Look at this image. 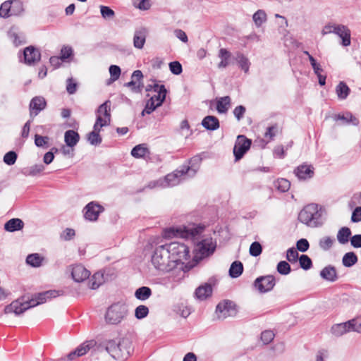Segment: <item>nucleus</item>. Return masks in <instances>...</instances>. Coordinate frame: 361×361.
Wrapping results in <instances>:
<instances>
[{
  "instance_id": "nucleus-44",
  "label": "nucleus",
  "mask_w": 361,
  "mask_h": 361,
  "mask_svg": "<svg viewBox=\"0 0 361 361\" xmlns=\"http://www.w3.org/2000/svg\"><path fill=\"white\" fill-rule=\"evenodd\" d=\"M11 0H8L1 4L0 6V17L7 18L11 16Z\"/></svg>"
},
{
  "instance_id": "nucleus-28",
  "label": "nucleus",
  "mask_w": 361,
  "mask_h": 361,
  "mask_svg": "<svg viewBox=\"0 0 361 361\" xmlns=\"http://www.w3.org/2000/svg\"><path fill=\"white\" fill-rule=\"evenodd\" d=\"M79 140L80 136L77 132L73 130H68L65 133L64 140L68 147H75L79 142Z\"/></svg>"
},
{
  "instance_id": "nucleus-41",
  "label": "nucleus",
  "mask_w": 361,
  "mask_h": 361,
  "mask_svg": "<svg viewBox=\"0 0 361 361\" xmlns=\"http://www.w3.org/2000/svg\"><path fill=\"white\" fill-rule=\"evenodd\" d=\"M336 92L339 99H345L350 93V88L344 82H340L336 86Z\"/></svg>"
},
{
  "instance_id": "nucleus-20",
  "label": "nucleus",
  "mask_w": 361,
  "mask_h": 361,
  "mask_svg": "<svg viewBox=\"0 0 361 361\" xmlns=\"http://www.w3.org/2000/svg\"><path fill=\"white\" fill-rule=\"evenodd\" d=\"M294 173L300 180L310 178L314 175V168L311 165L302 164L298 166Z\"/></svg>"
},
{
  "instance_id": "nucleus-19",
  "label": "nucleus",
  "mask_w": 361,
  "mask_h": 361,
  "mask_svg": "<svg viewBox=\"0 0 361 361\" xmlns=\"http://www.w3.org/2000/svg\"><path fill=\"white\" fill-rule=\"evenodd\" d=\"M23 54L25 63L29 65L35 64L36 62L39 61L41 58L39 51L32 46L26 47L23 51Z\"/></svg>"
},
{
  "instance_id": "nucleus-63",
  "label": "nucleus",
  "mask_w": 361,
  "mask_h": 361,
  "mask_svg": "<svg viewBox=\"0 0 361 361\" xmlns=\"http://www.w3.org/2000/svg\"><path fill=\"white\" fill-rule=\"evenodd\" d=\"M309 246L310 245L308 241L305 238L299 240L296 243L297 249L301 252L307 251L309 248Z\"/></svg>"
},
{
  "instance_id": "nucleus-64",
  "label": "nucleus",
  "mask_w": 361,
  "mask_h": 361,
  "mask_svg": "<svg viewBox=\"0 0 361 361\" xmlns=\"http://www.w3.org/2000/svg\"><path fill=\"white\" fill-rule=\"evenodd\" d=\"M350 244L355 248L361 247V234H356L350 238Z\"/></svg>"
},
{
  "instance_id": "nucleus-29",
  "label": "nucleus",
  "mask_w": 361,
  "mask_h": 361,
  "mask_svg": "<svg viewBox=\"0 0 361 361\" xmlns=\"http://www.w3.org/2000/svg\"><path fill=\"white\" fill-rule=\"evenodd\" d=\"M218 56L221 59V61L218 64L219 68H224L230 65L231 59V53L228 51L226 49H220Z\"/></svg>"
},
{
  "instance_id": "nucleus-4",
  "label": "nucleus",
  "mask_w": 361,
  "mask_h": 361,
  "mask_svg": "<svg viewBox=\"0 0 361 361\" xmlns=\"http://www.w3.org/2000/svg\"><path fill=\"white\" fill-rule=\"evenodd\" d=\"M128 308L123 303H114L111 305L105 314V322L111 325L120 324L127 316Z\"/></svg>"
},
{
  "instance_id": "nucleus-9",
  "label": "nucleus",
  "mask_w": 361,
  "mask_h": 361,
  "mask_svg": "<svg viewBox=\"0 0 361 361\" xmlns=\"http://www.w3.org/2000/svg\"><path fill=\"white\" fill-rule=\"evenodd\" d=\"M216 249V243L212 238H206L199 242L195 248L196 257L200 259L212 255Z\"/></svg>"
},
{
  "instance_id": "nucleus-51",
  "label": "nucleus",
  "mask_w": 361,
  "mask_h": 361,
  "mask_svg": "<svg viewBox=\"0 0 361 361\" xmlns=\"http://www.w3.org/2000/svg\"><path fill=\"white\" fill-rule=\"evenodd\" d=\"M290 271V266L286 261H281L277 264V271L282 275H287Z\"/></svg>"
},
{
  "instance_id": "nucleus-57",
  "label": "nucleus",
  "mask_w": 361,
  "mask_h": 361,
  "mask_svg": "<svg viewBox=\"0 0 361 361\" xmlns=\"http://www.w3.org/2000/svg\"><path fill=\"white\" fill-rule=\"evenodd\" d=\"M298 258V252L295 248L291 247L287 250L286 259L288 261H289L291 263L295 262H297Z\"/></svg>"
},
{
  "instance_id": "nucleus-53",
  "label": "nucleus",
  "mask_w": 361,
  "mask_h": 361,
  "mask_svg": "<svg viewBox=\"0 0 361 361\" xmlns=\"http://www.w3.org/2000/svg\"><path fill=\"white\" fill-rule=\"evenodd\" d=\"M249 251L250 255L253 257H257L262 253V245L258 242H254L251 244Z\"/></svg>"
},
{
  "instance_id": "nucleus-1",
  "label": "nucleus",
  "mask_w": 361,
  "mask_h": 361,
  "mask_svg": "<svg viewBox=\"0 0 361 361\" xmlns=\"http://www.w3.org/2000/svg\"><path fill=\"white\" fill-rule=\"evenodd\" d=\"M190 259L189 247L184 243L171 242L156 247L151 256V264L157 270L169 272Z\"/></svg>"
},
{
  "instance_id": "nucleus-16",
  "label": "nucleus",
  "mask_w": 361,
  "mask_h": 361,
  "mask_svg": "<svg viewBox=\"0 0 361 361\" xmlns=\"http://www.w3.org/2000/svg\"><path fill=\"white\" fill-rule=\"evenodd\" d=\"M71 276L75 282H82L88 279L90 272L84 266L75 264L70 267Z\"/></svg>"
},
{
  "instance_id": "nucleus-35",
  "label": "nucleus",
  "mask_w": 361,
  "mask_h": 361,
  "mask_svg": "<svg viewBox=\"0 0 361 361\" xmlns=\"http://www.w3.org/2000/svg\"><path fill=\"white\" fill-rule=\"evenodd\" d=\"M351 231L348 227H342L337 233V240L340 244H346L350 238Z\"/></svg>"
},
{
  "instance_id": "nucleus-34",
  "label": "nucleus",
  "mask_w": 361,
  "mask_h": 361,
  "mask_svg": "<svg viewBox=\"0 0 361 361\" xmlns=\"http://www.w3.org/2000/svg\"><path fill=\"white\" fill-rule=\"evenodd\" d=\"M235 59L238 64L239 67L245 73H248L250 62L249 59L242 53L237 52L235 56Z\"/></svg>"
},
{
  "instance_id": "nucleus-3",
  "label": "nucleus",
  "mask_w": 361,
  "mask_h": 361,
  "mask_svg": "<svg viewBox=\"0 0 361 361\" xmlns=\"http://www.w3.org/2000/svg\"><path fill=\"white\" fill-rule=\"evenodd\" d=\"M324 209L317 204L311 203L306 205L299 213L300 222L312 227L322 225Z\"/></svg>"
},
{
  "instance_id": "nucleus-21",
  "label": "nucleus",
  "mask_w": 361,
  "mask_h": 361,
  "mask_svg": "<svg viewBox=\"0 0 361 361\" xmlns=\"http://www.w3.org/2000/svg\"><path fill=\"white\" fill-rule=\"evenodd\" d=\"M147 30L145 27H141L136 30L133 37V45L137 49H142L147 37Z\"/></svg>"
},
{
  "instance_id": "nucleus-56",
  "label": "nucleus",
  "mask_w": 361,
  "mask_h": 361,
  "mask_svg": "<svg viewBox=\"0 0 361 361\" xmlns=\"http://www.w3.org/2000/svg\"><path fill=\"white\" fill-rule=\"evenodd\" d=\"M125 86L129 87L134 92H140L142 90L143 85L142 82H137L131 79V81L126 83Z\"/></svg>"
},
{
  "instance_id": "nucleus-26",
  "label": "nucleus",
  "mask_w": 361,
  "mask_h": 361,
  "mask_svg": "<svg viewBox=\"0 0 361 361\" xmlns=\"http://www.w3.org/2000/svg\"><path fill=\"white\" fill-rule=\"evenodd\" d=\"M212 293V287L210 284L205 283L199 286L195 292L197 299L203 300L209 297Z\"/></svg>"
},
{
  "instance_id": "nucleus-10",
  "label": "nucleus",
  "mask_w": 361,
  "mask_h": 361,
  "mask_svg": "<svg viewBox=\"0 0 361 361\" xmlns=\"http://www.w3.org/2000/svg\"><path fill=\"white\" fill-rule=\"evenodd\" d=\"M275 284V278L272 275L259 276L254 282L255 288L262 293L271 290Z\"/></svg>"
},
{
  "instance_id": "nucleus-11",
  "label": "nucleus",
  "mask_w": 361,
  "mask_h": 361,
  "mask_svg": "<svg viewBox=\"0 0 361 361\" xmlns=\"http://www.w3.org/2000/svg\"><path fill=\"white\" fill-rule=\"evenodd\" d=\"M251 140L247 138L245 135H238L237 137L234 148L233 154L235 160H240L246 152L250 149L251 145Z\"/></svg>"
},
{
  "instance_id": "nucleus-48",
  "label": "nucleus",
  "mask_w": 361,
  "mask_h": 361,
  "mask_svg": "<svg viewBox=\"0 0 361 361\" xmlns=\"http://www.w3.org/2000/svg\"><path fill=\"white\" fill-rule=\"evenodd\" d=\"M161 105H158L157 102L154 101V99L150 98L147 102L145 107L144 110L142 111V116H145V114H150L152 111H154L156 108L160 106Z\"/></svg>"
},
{
  "instance_id": "nucleus-61",
  "label": "nucleus",
  "mask_w": 361,
  "mask_h": 361,
  "mask_svg": "<svg viewBox=\"0 0 361 361\" xmlns=\"http://www.w3.org/2000/svg\"><path fill=\"white\" fill-rule=\"evenodd\" d=\"M278 133V126L274 125L267 128V131L264 134V137L269 140H272L276 133Z\"/></svg>"
},
{
  "instance_id": "nucleus-25",
  "label": "nucleus",
  "mask_w": 361,
  "mask_h": 361,
  "mask_svg": "<svg viewBox=\"0 0 361 361\" xmlns=\"http://www.w3.org/2000/svg\"><path fill=\"white\" fill-rule=\"evenodd\" d=\"M102 128V127H100L99 126H97L96 124H94L93 126V130L87 135V141L92 145L97 146L102 142V139L99 135Z\"/></svg>"
},
{
  "instance_id": "nucleus-47",
  "label": "nucleus",
  "mask_w": 361,
  "mask_h": 361,
  "mask_svg": "<svg viewBox=\"0 0 361 361\" xmlns=\"http://www.w3.org/2000/svg\"><path fill=\"white\" fill-rule=\"evenodd\" d=\"M334 243V240L332 238L324 236L319 240V246L322 250L327 251L333 246Z\"/></svg>"
},
{
  "instance_id": "nucleus-62",
  "label": "nucleus",
  "mask_w": 361,
  "mask_h": 361,
  "mask_svg": "<svg viewBox=\"0 0 361 361\" xmlns=\"http://www.w3.org/2000/svg\"><path fill=\"white\" fill-rule=\"evenodd\" d=\"M245 108L243 106H238L233 110L234 116L236 118L238 121H240L243 118L245 113Z\"/></svg>"
},
{
  "instance_id": "nucleus-5",
  "label": "nucleus",
  "mask_w": 361,
  "mask_h": 361,
  "mask_svg": "<svg viewBox=\"0 0 361 361\" xmlns=\"http://www.w3.org/2000/svg\"><path fill=\"white\" fill-rule=\"evenodd\" d=\"M331 33L336 34L341 38V44L343 47L350 45V30L347 26L341 24L328 23L323 27L322 35H326Z\"/></svg>"
},
{
  "instance_id": "nucleus-23",
  "label": "nucleus",
  "mask_w": 361,
  "mask_h": 361,
  "mask_svg": "<svg viewBox=\"0 0 361 361\" xmlns=\"http://www.w3.org/2000/svg\"><path fill=\"white\" fill-rule=\"evenodd\" d=\"M320 276L322 279L331 282L336 281L338 279L336 268L331 265L325 267L320 271Z\"/></svg>"
},
{
  "instance_id": "nucleus-39",
  "label": "nucleus",
  "mask_w": 361,
  "mask_h": 361,
  "mask_svg": "<svg viewBox=\"0 0 361 361\" xmlns=\"http://www.w3.org/2000/svg\"><path fill=\"white\" fill-rule=\"evenodd\" d=\"M148 153L149 150L144 144L136 145L131 151V155L135 158H142Z\"/></svg>"
},
{
  "instance_id": "nucleus-42",
  "label": "nucleus",
  "mask_w": 361,
  "mask_h": 361,
  "mask_svg": "<svg viewBox=\"0 0 361 361\" xmlns=\"http://www.w3.org/2000/svg\"><path fill=\"white\" fill-rule=\"evenodd\" d=\"M11 16H19L24 13V6L20 0H11Z\"/></svg>"
},
{
  "instance_id": "nucleus-32",
  "label": "nucleus",
  "mask_w": 361,
  "mask_h": 361,
  "mask_svg": "<svg viewBox=\"0 0 361 361\" xmlns=\"http://www.w3.org/2000/svg\"><path fill=\"white\" fill-rule=\"evenodd\" d=\"M231 106V98L228 96L220 97L216 101V110L219 114H225Z\"/></svg>"
},
{
  "instance_id": "nucleus-37",
  "label": "nucleus",
  "mask_w": 361,
  "mask_h": 361,
  "mask_svg": "<svg viewBox=\"0 0 361 361\" xmlns=\"http://www.w3.org/2000/svg\"><path fill=\"white\" fill-rule=\"evenodd\" d=\"M152 295V290L149 287L142 286L137 288L135 292V296L137 299L144 301L147 300Z\"/></svg>"
},
{
  "instance_id": "nucleus-12",
  "label": "nucleus",
  "mask_w": 361,
  "mask_h": 361,
  "mask_svg": "<svg viewBox=\"0 0 361 361\" xmlns=\"http://www.w3.org/2000/svg\"><path fill=\"white\" fill-rule=\"evenodd\" d=\"M219 319H226L229 317H234L237 314V309L235 303L231 301L220 302L216 310Z\"/></svg>"
},
{
  "instance_id": "nucleus-33",
  "label": "nucleus",
  "mask_w": 361,
  "mask_h": 361,
  "mask_svg": "<svg viewBox=\"0 0 361 361\" xmlns=\"http://www.w3.org/2000/svg\"><path fill=\"white\" fill-rule=\"evenodd\" d=\"M200 161L201 159L199 157H194L190 161V166L183 167V169H185V173L188 175V177H192L195 175L199 169Z\"/></svg>"
},
{
  "instance_id": "nucleus-36",
  "label": "nucleus",
  "mask_w": 361,
  "mask_h": 361,
  "mask_svg": "<svg viewBox=\"0 0 361 361\" xmlns=\"http://www.w3.org/2000/svg\"><path fill=\"white\" fill-rule=\"evenodd\" d=\"M243 271V264L239 261L233 262L229 269V275L232 278L240 276Z\"/></svg>"
},
{
  "instance_id": "nucleus-58",
  "label": "nucleus",
  "mask_w": 361,
  "mask_h": 361,
  "mask_svg": "<svg viewBox=\"0 0 361 361\" xmlns=\"http://www.w3.org/2000/svg\"><path fill=\"white\" fill-rule=\"evenodd\" d=\"M109 73H110V75H111V80L112 81H116L120 77L121 68L118 66L111 65L109 67Z\"/></svg>"
},
{
  "instance_id": "nucleus-14",
  "label": "nucleus",
  "mask_w": 361,
  "mask_h": 361,
  "mask_svg": "<svg viewBox=\"0 0 361 361\" xmlns=\"http://www.w3.org/2000/svg\"><path fill=\"white\" fill-rule=\"evenodd\" d=\"M355 325V319H351L344 323L336 324L331 326V333L334 336L339 337L348 332L353 331Z\"/></svg>"
},
{
  "instance_id": "nucleus-24",
  "label": "nucleus",
  "mask_w": 361,
  "mask_h": 361,
  "mask_svg": "<svg viewBox=\"0 0 361 361\" xmlns=\"http://www.w3.org/2000/svg\"><path fill=\"white\" fill-rule=\"evenodd\" d=\"M154 91L157 94L152 96L151 98L154 99L158 105H161L166 99L167 90L164 85L155 84L153 87Z\"/></svg>"
},
{
  "instance_id": "nucleus-60",
  "label": "nucleus",
  "mask_w": 361,
  "mask_h": 361,
  "mask_svg": "<svg viewBox=\"0 0 361 361\" xmlns=\"http://www.w3.org/2000/svg\"><path fill=\"white\" fill-rule=\"evenodd\" d=\"M49 138L47 136H41L37 134L35 136V144L39 147L45 146L49 141Z\"/></svg>"
},
{
  "instance_id": "nucleus-30",
  "label": "nucleus",
  "mask_w": 361,
  "mask_h": 361,
  "mask_svg": "<svg viewBox=\"0 0 361 361\" xmlns=\"http://www.w3.org/2000/svg\"><path fill=\"white\" fill-rule=\"evenodd\" d=\"M90 349V345L87 343H82L79 345L74 351L71 352L67 358L69 360H74L76 357H79L85 355Z\"/></svg>"
},
{
  "instance_id": "nucleus-46",
  "label": "nucleus",
  "mask_w": 361,
  "mask_h": 361,
  "mask_svg": "<svg viewBox=\"0 0 361 361\" xmlns=\"http://www.w3.org/2000/svg\"><path fill=\"white\" fill-rule=\"evenodd\" d=\"M253 21L257 27H260L267 20V14L263 10H258L252 16Z\"/></svg>"
},
{
  "instance_id": "nucleus-2",
  "label": "nucleus",
  "mask_w": 361,
  "mask_h": 361,
  "mask_svg": "<svg viewBox=\"0 0 361 361\" xmlns=\"http://www.w3.org/2000/svg\"><path fill=\"white\" fill-rule=\"evenodd\" d=\"M60 295V291L50 290L38 293L31 300H26L25 297H23L7 305L4 309V312L6 314L14 313L16 315H20L25 310L35 307L37 305L42 304L47 300L56 298Z\"/></svg>"
},
{
  "instance_id": "nucleus-27",
  "label": "nucleus",
  "mask_w": 361,
  "mask_h": 361,
  "mask_svg": "<svg viewBox=\"0 0 361 361\" xmlns=\"http://www.w3.org/2000/svg\"><path fill=\"white\" fill-rule=\"evenodd\" d=\"M24 226L23 221L18 218L8 220L4 224V229L8 232H14L23 229Z\"/></svg>"
},
{
  "instance_id": "nucleus-55",
  "label": "nucleus",
  "mask_w": 361,
  "mask_h": 361,
  "mask_svg": "<svg viewBox=\"0 0 361 361\" xmlns=\"http://www.w3.org/2000/svg\"><path fill=\"white\" fill-rule=\"evenodd\" d=\"M17 159V154L13 151L7 152L4 157V161L8 165H13Z\"/></svg>"
},
{
  "instance_id": "nucleus-59",
  "label": "nucleus",
  "mask_w": 361,
  "mask_h": 361,
  "mask_svg": "<svg viewBox=\"0 0 361 361\" xmlns=\"http://www.w3.org/2000/svg\"><path fill=\"white\" fill-rule=\"evenodd\" d=\"M171 72L175 75H179L182 73V66L178 61H173L169 63Z\"/></svg>"
},
{
  "instance_id": "nucleus-7",
  "label": "nucleus",
  "mask_w": 361,
  "mask_h": 361,
  "mask_svg": "<svg viewBox=\"0 0 361 361\" xmlns=\"http://www.w3.org/2000/svg\"><path fill=\"white\" fill-rule=\"evenodd\" d=\"M187 177H188V175L185 173V169L177 170L166 176L164 180H159L157 183H154L153 187L156 185L161 187L175 186L179 184L182 180H185ZM149 186L151 187V185H149Z\"/></svg>"
},
{
  "instance_id": "nucleus-8",
  "label": "nucleus",
  "mask_w": 361,
  "mask_h": 361,
  "mask_svg": "<svg viewBox=\"0 0 361 361\" xmlns=\"http://www.w3.org/2000/svg\"><path fill=\"white\" fill-rule=\"evenodd\" d=\"M110 102L106 101L101 104L97 111V119L94 124L100 127L107 126L111 122Z\"/></svg>"
},
{
  "instance_id": "nucleus-49",
  "label": "nucleus",
  "mask_w": 361,
  "mask_h": 361,
  "mask_svg": "<svg viewBox=\"0 0 361 361\" xmlns=\"http://www.w3.org/2000/svg\"><path fill=\"white\" fill-rule=\"evenodd\" d=\"M99 8L103 18L110 20L114 18L115 12L110 7L106 6H100Z\"/></svg>"
},
{
  "instance_id": "nucleus-13",
  "label": "nucleus",
  "mask_w": 361,
  "mask_h": 361,
  "mask_svg": "<svg viewBox=\"0 0 361 361\" xmlns=\"http://www.w3.org/2000/svg\"><path fill=\"white\" fill-rule=\"evenodd\" d=\"M104 210V207L99 203L91 202L88 203L84 208V216L86 219L94 221H97L99 215Z\"/></svg>"
},
{
  "instance_id": "nucleus-50",
  "label": "nucleus",
  "mask_w": 361,
  "mask_h": 361,
  "mask_svg": "<svg viewBox=\"0 0 361 361\" xmlns=\"http://www.w3.org/2000/svg\"><path fill=\"white\" fill-rule=\"evenodd\" d=\"M148 313V307L143 305L137 306L135 310V316L138 319H141L146 317Z\"/></svg>"
},
{
  "instance_id": "nucleus-18",
  "label": "nucleus",
  "mask_w": 361,
  "mask_h": 361,
  "mask_svg": "<svg viewBox=\"0 0 361 361\" xmlns=\"http://www.w3.org/2000/svg\"><path fill=\"white\" fill-rule=\"evenodd\" d=\"M9 38L11 39L15 46H19L26 42L25 35L17 26H12L8 32Z\"/></svg>"
},
{
  "instance_id": "nucleus-31",
  "label": "nucleus",
  "mask_w": 361,
  "mask_h": 361,
  "mask_svg": "<svg viewBox=\"0 0 361 361\" xmlns=\"http://www.w3.org/2000/svg\"><path fill=\"white\" fill-rule=\"evenodd\" d=\"M204 128L209 130H215L219 128V122L216 117L207 116L202 121Z\"/></svg>"
},
{
  "instance_id": "nucleus-52",
  "label": "nucleus",
  "mask_w": 361,
  "mask_h": 361,
  "mask_svg": "<svg viewBox=\"0 0 361 361\" xmlns=\"http://www.w3.org/2000/svg\"><path fill=\"white\" fill-rule=\"evenodd\" d=\"M299 262L301 268L307 270L311 268L312 263L311 259L305 255H302L299 258Z\"/></svg>"
},
{
  "instance_id": "nucleus-38",
  "label": "nucleus",
  "mask_w": 361,
  "mask_h": 361,
  "mask_svg": "<svg viewBox=\"0 0 361 361\" xmlns=\"http://www.w3.org/2000/svg\"><path fill=\"white\" fill-rule=\"evenodd\" d=\"M357 257L353 252L345 253L342 258L343 265L345 267H350L357 262Z\"/></svg>"
},
{
  "instance_id": "nucleus-54",
  "label": "nucleus",
  "mask_w": 361,
  "mask_h": 361,
  "mask_svg": "<svg viewBox=\"0 0 361 361\" xmlns=\"http://www.w3.org/2000/svg\"><path fill=\"white\" fill-rule=\"evenodd\" d=\"M274 336L275 335L272 331L266 330L262 333L261 340L264 344H269L273 341Z\"/></svg>"
},
{
  "instance_id": "nucleus-40",
  "label": "nucleus",
  "mask_w": 361,
  "mask_h": 361,
  "mask_svg": "<svg viewBox=\"0 0 361 361\" xmlns=\"http://www.w3.org/2000/svg\"><path fill=\"white\" fill-rule=\"evenodd\" d=\"M44 258L38 253L30 254L26 258V262L33 267H39L42 265Z\"/></svg>"
},
{
  "instance_id": "nucleus-17",
  "label": "nucleus",
  "mask_w": 361,
  "mask_h": 361,
  "mask_svg": "<svg viewBox=\"0 0 361 361\" xmlns=\"http://www.w3.org/2000/svg\"><path fill=\"white\" fill-rule=\"evenodd\" d=\"M47 102L45 99L41 96L33 97L30 103V115L36 116L41 111L45 109Z\"/></svg>"
},
{
  "instance_id": "nucleus-22",
  "label": "nucleus",
  "mask_w": 361,
  "mask_h": 361,
  "mask_svg": "<svg viewBox=\"0 0 361 361\" xmlns=\"http://www.w3.org/2000/svg\"><path fill=\"white\" fill-rule=\"evenodd\" d=\"M106 351L114 359L118 360L119 350H118V338L105 341L102 345Z\"/></svg>"
},
{
  "instance_id": "nucleus-45",
  "label": "nucleus",
  "mask_w": 361,
  "mask_h": 361,
  "mask_svg": "<svg viewBox=\"0 0 361 361\" xmlns=\"http://www.w3.org/2000/svg\"><path fill=\"white\" fill-rule=\"evenodd\" d=\"M274 187L281 192H285L290 189V183L285 178H279L274 182Z\"/></svg>"
},
{
  "instance_id": "nucleus-43",
  "label": "nucleus",
  "mask_w": 361,
  "mask_h": 361,
  "mask_svg": "<svg viewBox=\"0 0 361 361\" xmlns=\"http://www.w3.org/2000/svg\"><path fill=\"white\" fill-rule=\"evenodd\" d=\"M103 282V274L99 272H97L90 279L89 286L91 289H97L102 284Z\"/></svg>"
},
{
  "instance_id": "nucleus-15",
  "label": "nucleus",
  "mask_w": 361,
  "mask_h": 361,
  "mask_svg": "<svg viewBox=\"0 0 361 361\" xmlns=\"http://www.w3.org/2000/svg\"><path fill=\"white\" fill-rule=\"evenodd\" d=\"M118 350H119L118 360L126 359L132 350L131 341L126 337L118 338Z\"/></svg>"
},
{
  "instance_id": "nucleus-6",
  "label": "nucleus",
  "mask_w": 361,
  "mask_h": 361,
  "mask_svg": "<svg viewBox=\"0 0 361 361\" xmlns=\"http://www.w3.org/2000/svg\"><path fill=\"white\" fill-rule=\"evenodd\" d=\"M204 230L201 226L191 227L170 228L166 231V235L169 238L180 237L183 238H196Z\"/></svg>"
}]
</instances>
